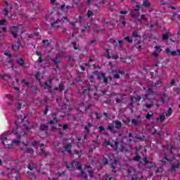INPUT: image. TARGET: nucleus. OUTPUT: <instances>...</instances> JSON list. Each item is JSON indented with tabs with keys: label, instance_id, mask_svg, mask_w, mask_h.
<instances>
[{
	"label": "nucleus",
	"instance_id": "obj_1",
	"mask_svg": "<svg viewBox=\"0 0 180 180\" xmlns=\"http://www.w3.org/2000/svg\"><path fill=\"white\" fill-rule=\"evenodd\" d=\"M26 117V115L23 114V115L17 117V121L15 124V128H13L12 132L8 136V137L4 136L1 138L2 143L4 146H5L6 148H15V147H18L19 144H20V139L26 134L25 131H20V129L19 128V124L22 123L25 118Z\"/></svg>",
	"mask_w": 180,
	"mask_h": 180
},
{
	"label": "nucleus",
	"instance_id": "obj_2",
	"mask_svg": "<svg viewBox=\"0 0 180 180\" xmlns=\"http://www.w3.org/2000/svg\"><path fill=\"white\" fill-rule=\"evenodd\" d=\"M160 82L154 84L153 82H149L147 84V86H143L144 91H146L144 99H148L152 102H155V101H157L158 96H160L162 103L168 102V101H169V96L168 95L165 94H158L157 91H153V88H154V86H157V85H160Z\"/></svg>",
	"mask_w": 180,
	"mask_h": 180
},
{
	"label": "nucleus",
	"instance_id": "obj_3",
	"mask_svg": "<svg viewBox=\"0 0 180 180\" xmlns=\"http://www.w3.org/2000/svg\"><path fill=\"white\" fill-rule=\"evenodd\" d=\"M40 148L41 152H39V154L43 155L44 157H46L47 155V153H46V150H44V144H41L37 141H34L31 143V146H29L27 144H22V147L20 148L21 151H23L27 155H30V157H33L34 154V150H33V148H35V150H37L38 148Z\"/></svg>",
	"mask_w": 180,
	"mask_h": 180
},
{
	"label": "nucleus",
	"instance_id": "obj_4",
	"mask_svg": "<svg viewBox=\"0 0 180 180\" xmlns=\"http://www.w3.org/2000/svg\"><path fill=\"white\" fill-rule=\"evenodd\" d=\"M105 146H110V147L114 148V150H115L117 153H120V151L122 153H124L127 150L123 145H120L117 142L114 141L105 142Z\"/></svg>",
	"mask_w": 180,
	"mask_h": 180
},
{
	"label": "nucleus",
	"instance_id": "obj_5",
	"mask_svg": "<svg viewBox=\"0 0 180 180\" xmlns=\"http://www.w3.org/2000/svg\"><path fill=\"white\" fill-rule=\"evenodd\" d=\"M11 33L13 34V37L16 39L18 36H20L23 31L22 30V27L20 26H13L11 27Z\"/></svg>",
	"mask_w": 180,
	"mask_h": 180
},
{
	"label": "nucleus",
	"instance_id": "obj_6",
	"mask_svg": "<svg viewBox=\"0 0 180 180\" xmlns=\"http://www.w3.org/2000/svg\"><path fill=\"white\" fill-rule=\"evenodd\" d=\"M66 167L68 169H81L82 168L81 164L77 161H73L70 165H67Z\"/></svg>",
	"mask_w": 180,
	"mask_h": 180
},
{
	"label": "nucleus",
	"instance_id": "obj_7",
	"mask_svg": "<svg viewBox=\"0 0 180 180\" xmlns=\"http://www.w3.org/2000/svg\"><path fill=\"white\" fill-rule=\"evenodd\" d=\"M3 79L5 81H8L10 86H13L15 91H18V94L20 92V89L16 86H15V83L11 84V76L9 75H6L3 77Z\"/></svg>",
	"mask_w": 180,
	"mask_h": 180
},
{
	"label": "nucleus",
	"instance_id": "obj_8",
	"mask_svg": "<svg viewBox=\"0 0 180 180\" xmlns=\"http://www.w3.org/2000/svg\"><path fill=\"white\" fill-rule=\"evenodd\" d=\"M129 137H131V139H129V143H130V141H134V143H139V141H143V137H137L136 135L131 134V133L129 134Z\"/></svg>",
	"mask_w": 180,
	"mask_h": 180
},
{
	"label": "nucleus",
	"instance_id": "obj_9",
	"mask_svg": "<svg viewBox=\"0 0 180 180\" xmlns=\"http://www.w3.org/2000/svg\"><path fill=\"white\" fill-rule=\"evenodd\" d=\"M20 47H22V44H20V39H18L16 44L12 46L11 49L13 51H19Z\"/></svg>",
	"mask_w": 180,
	"mask_h": 180
},
{
	"label": "nucleus",
	"instance_id": "obj_10",
	"mask_svg": "<svg viewBox=\"0 0 180 180\" xmlns=\"http://www.w3.org/2000/svg\"><path fill=\"white\" fill-rule=\"evenodd\" d=\"M63 23H64V20H63V19H58L55 22L51 23V25L52 27H60V26H62Z\"/></svg>",
	"mask_w": 180,
	"mask_h": 180
},
{
	"label": "nucleus",
	"instance_id": "obj_11",
	"mask_svg": "<svg viewBox=\"0 0 180 180\" xmlns=\"http://www.w3.org/2000/svg\"><path fill=\"white\" fill-rule=\"evenodd\" d=\"M57 122L58 121L57 120V119H56V117H53V120H51L49 122V124L51 127L53 131H56V130H57V127H56L57 124Z\"/></svg>",
	"mask_w": 180,
	"mask_h": 180
},
{
	"label": "nucleus",
	"instance_id": "obj_12",
	"mask_svg": "<svg viewBox=\"0 0 180 180\" xmlns=\"http://www.w3.org/2000/svg\"><path fill=\"white\" fill-rule=\"evenodd\" d=\"M79 112H82V110H86V109H89V108H91V105L86 106V105H85V103H82L79 105Z\"/></svg>",
	"mask_w": 180,
	"mask_h": 180
},
{
	"label": "nucleus",
	"instance_id": "obj_13",
	"mask_svg": "<svg viewBox=\"0 0 180 180\" xmlns=\"http://www.w3.org/2000/svg\"><path fill=\"white\" fill-rule=\"evenodd\" d=\"M22 86L24 87V89H27L29 86H32V83H29L28 82H26L25 80H22L21 82Z\"/></svg>",
	"mask_w": 180,
	"mask_h": 180
},
{
	"label": "nucleus",
	"instance_id": "obj_14",
	"mask_svg": "<svg viewBox=\"0 0 180 180\" xmlns=\"http://www.w3.org/2000/svg\"><path fill=\"white\" fill-rule=\"evenodd\" d=\"M174 160H175L174 157H173L172 159H170L169 158H167V156H164V158L161 160V162L165 164V162H171V161H174Z\"/></svg>",
	"mask_w": 180,
	"mask_h": 180
},
{
	"label": "nucleus",
	"instance_id": "obj_15",
	"mask_svg": "<svg viewBox=\"0 0 180 180\" xmlns=\"http://www.w3.org/2000/svg\"><path fill=\"white\" fill-rule=\"evenodd\" d=\"M111 72L112 74H114L113 77L117 79L120 78V75L119 74H123V72H117V70H112Z\"/></svg>",
	"mask_w": 180,
	"mask_h": 180
},
{
	"label": "nucleus",
	"instance_id": "obj_16",
	"mask_svg": "<svg viewBox=\"0 0 180 180\" xmlns=\"http://www.w3.org/2000/svg\"><path fill=\"white\" fill-rule=\"evenodd\" d=\"M121 61H122V63H127V64H131V63H133V59H131V57L129 58H121Z\"/></svg>",
	"mask_w": 180,
	"mask_h": 180
},
{
	"label": "nucleus",
	"instance_id": "obj_17",
	"mask_svg": "<svg viewBox=\"0 0 180 180\" xmlns=\"http://www.w3.org/2000/svg\"><path fill=\"white\" fill-rule=\"evenodd\" d=\"M140 122H141L140 119H139V120L133 119L131 120V124H133L134 127H136L139 126V124H140Z\"/></svg>",
	"mask_w": 180,
	"mask_h": 180
},
{
	"label": "nucleus",
	"instance_id": "obj_18",
	"mask_svg": "<svg viewBox=\"0 0 180 180\" xmlns=\"http://www.w3.org/2000/svg\"><path fill=\"white\" fill-rule=\"evenodd\" d=\"M167 54H168V56H176V51H172L169 50V48L166 49L165 50Z\"/></svg>",
	"mask_w": 180,
	"mask_h": 180
},
{
	"label": "nucleus",
	"instance_id": "obj_19",
	"mask_svg": "<svg viewBox=\"0 0 180 180\" xmlns=\"http://www.w3.org/2000/svg\"><path fill=\"white\" fill-rule=\"evenodd\" d=\"M130 99L131 102H140V101H141V96H137V97L131 96Z\"/></svg>",
	"mask_w": 180,
	"mask_h": 180
},
{
	"label": "nucleus",
	"instance_id": "obj_20",
	"mask_svg": "<svg viewBox=\"0 0 180 180\" xmlns=\"http://www.w3.org/2000/svg\"><path fill=\"white\" fill-rule=\"evenodd\" d=\"M2 13H3V15H4V16H8V18H12L11 14H10V15H8L9 11H8V9H6V8H4V9L3 10Z\"/></svg>",
	"mask_w": 180,
	"mask_h": 180
},
{
	"label": "nucleus",
	"instance_id": "obj_21",
	"mask_svg": "<svg viewBox=\"0 0 180 180\" xmlns=\"http://www.w3.org/2000/svg\"><path fill=\"white\" fill-rule=\"evenodd\" d=\"M143 161H144L146 165H148V164H150L149 168H151V167H154L155 165V163H153V162L149 163L148 159L147 158H145Z\"/></svg>",
	"mask_w": 180,
	"mask_h": 180
},
{
	"label": "nucleus",
	"instance_id": "obj_22",
	"mask_svg": "<svg viewBox=\"0 0 180 180\" xmlns=\"http://www.w3.org/2000/svg\"><path fill=\"white\" fill-rule=\"evenodd\" d=\"M60 54L56 55V58L53 59V62L56 63V64L60 63Z\"/></svg>",
	"mask_w": 180,
	"mask_h": 180
},
{
	"label": "nucleus",
	"instance_id": "obj_23",
	"mask_svg": "<svg viewBox=\"0 0 180 180\" xmlns=\"http://www.w3.org/2000/svg\"><path fill=\"white\" fill-rule=\"evenodd\" d=\"M115 129H121L122 128V122L119 120H115Z\"/></svg>",
	"mask_w": 180,
	"mask_h": 180
},
{
	"label": "nucleus",
	"instance_id": "obj_24",
	"mask_svg": "<svg viewBox=\"0 0 180 180\" xmlns=\"http://www.w3.org/2000/svg\"><path fill=\"white\" fill-rule=\"evenodd\" d=\"M60 9H61V11H64V12H68L67 10L71 9V6H67L65 7V5H62V6H60Z\"/></svg>",
	"mask_w": 180,
	"mask_h": 180
},
{
	"label": "nucleus",
	"instance_id": "obj_25",
	"mask_svg": "<svg viewBox=\"0 0 180 180\" xmlns=\"http://www.w3.org/2000/svg\"><path fill=\"white\" fill-rule=\"evenodd\" d=\"M117 165V161L116 160H114L113 163H111L110 165V166L111 167V168H112V171L113 172H116V170H115V167H116V165Z\"/></svg>",
	"mask_w": 180,
	"mask_h": 180
},
{
	"label": "nucleus",
	"instance_id": "obj_26",
	"mask_svg": "<svg viewBox=\"0 0 180 180\" xmlns=\"http://www.w3.org/2000/svg\"><path fill=\"white\" fill-rule=\"evenodd\" d=\"M127 96H126V95H122V96H120V99H119V98H117V99H116V103H120L122 101H123L124 99H126Z\"/></svg>",
	"mask_w": 180,
	"mask_h": 180
},
{
	"label": "nucleus",
	"instance_id": "obj_27",
	"mask_svg": "<svg viewBox=\"0 0 180 180\" xmlns=\"http://www.w3.org/2000/svg\"><path fill=\"white\" fill-rule=\"evenodd\" d=\"M64 147L65 151H68V153L71 155V150H70V148H71V144H68Z\"/></svg>",
	"mask_w": 180,
	"mask_h": 180
},
{
	"label": "nucleus",
	"instance_id": "obj_28",
	"mask_svg": "<svg viewBox=\"0 0 180 180\" xmlns=\"http://www.w3.org/2000/svg\"><path fill=\"white\" fill-rule=\"evenodd\" d=\"M172 108H169L167 112L165 113V116L166 117H169V116H171V115H172Z\"/></svg>",
	"mask_w": 180,
	"mask_h": 180
},
{
	"label": "nucleus",
	"instance_id": "obj_29",
	"mask_svg": "<svg viewBox=\"0 0 180 180\" xmlns=\"http://www.w3.org/2000/svg\"><path fill=\"white\" fill-rule=\"evenodd\" d=\"M17 63L20 65L21 67H23L25 65V61L22 58H18L17 59Z\"/></svg>",
	"mask_w": 180,
	"mask_h": 180
},
{
	"label": "nucleus",
	"instance_id": "obj_30",
	"mask_svg": "<svg viewBox=\"0 0 180 180\" xmlns=\"http://www.w3.org/2000/svg\"><path fill=\"white\" fill-rule=\"evenodd\" d=\"M80 178H84V179H86L88 178V176L86 175V173L84 172V171L81 170V174L79 175Z\"/></svg>",
	"mask_w": 180,
	"mask_h": 180
},
{
	"label": "nucleus",
	"instance_id": "obj_31",
	"mask_svg": "<svg viewBox=\"0 0 180 180\" xmlns=\"http://www.w3.org/2000/svg\"><path fill=\"white\" fill-rule=\"evenodd\" d=\"M40 129L41 130H44V131L48 130L49 129V126L45 124H42L40 125Z\"/></svg>",
	"mask_w": 180,
	"mask_h": 180
},
{
	"label": "nucleus",
	"instance_id": "obj_32",
	"mask_svg": "<svg viewBox=\"0 0 180 180\" xmlns=\"http://www.w3.org/2000/svg\"><path fill=\"white\" fill-rule=\"evenodd\" d=\"M101 77L103 79L104 84H107L108 83V77H106L105 73H101Z\"/></svg>",
	"mask_w": 180,
	"mask_h": 180
},
{
	"label": "nucleus",
	"instance_id": "obj_33",
	"mask_svg": "<svg viewBox=\"0 0 180 180\" xmlns=\"http://www.w3.org/2000/svg\"><path fill=\"white\" fill-rule=\"evenodd\" d=\"M125 41H127V43H133V39L130 37H126L124 38Z\"/></svg>",
	"mask_w": 180,
	"mask_h": 180
},
{
	"label": "nucleus",
	"instance_id": "obj_34",
	"mask_svg": "<svg viewBox=\"0 0 180 180\" xmlns=\"http://www.w3.org/2000/svg\"><path fill=\"white\" fill-rule=\"evenodd\" d=\"M86 15H87V18H92V16H94V13L92 12V11L88 10Z\"/></svg>",
	"mask_w": 180,
	"mask_h": 180
},
{
	"label": "nucleus",
	"instance_id": "obj_35",
	"mask_svg": "<svg viewBox=\"0 0 180 180\" xmlns=\"http://www.w3.org/2000/svg\"><path fill=\"white\" fill-rule=\"evenodd\" d=\"M92 127L91 123H89L86 126L84 127L85 130L87 131V133L89 131V127Z\"/></svg>",
	"mask_w": 180,
	"mask_h": 180
},
{
	"label": "nucleus",
	"instance_id": "obj_36",
	"mask_svg": "<svg viewBox=\"0 0 180 180\" xmlns=\"http://www.w3.org/2000/svg\"><path fill=\"white\" fill-rule=\"evenodd\" d=\"M42 43L44 44V47H47V46H49V44H50V42L49 41L48 39L43 40Z\"/></svg>",
	"mask_w": 180,
	"mask_h": 180
},
{
	"label": "nucleus",
	"instance_id": "obj_37",
	"mask_svg": "<svg viewBox=\"0 0 180 180\" xmlns=\"http://www.w3.org/2000/svg\"><path fill=\"white\" fill-rule=\"evenodd\" d=\"M44 88L46 89H51V86H50V84H49V82H46L44 84Z\"/></svg>",
	"mask_w": 180,
	"mask_h": 180
},
{
	"label": "nucleus",
	"instance_id": "obj_38",
	"mask_svg": "<svg viewBox=\"0 0 180 180\" xmlns=\"http://www.w3.org/2000/svg\"><path fill=\"white\" fill-rule=\"evenodd\" d=\"M158 120H160L161 122H163V120H165V114L161 115L160 118H158Z\"/></svg>",
	"mask_w": 180,
	"mask_h": 180
},
{
	"label": "nucleus",
	"instance_id": "obj_39",
	"mask_svg": "<svg viewBox=\"0 0 180 180\" xmlns=\"http://www.w3.org/2000/svg\"><path fill=\"white\" fill-rule=\"evenodd\" d=\"M114 129H115V125H113V124H110L108 125V130L112 131V130H113Z\"/></svg>",
	"mask_w": 180,
	"mask_h": 180
},
{
	"label": "nucleus",
	"instance_id": "obj_40",
	"mask_svg": "<svg viewBox=\"0 0 180 180\" xmlns=\"http://www.w3.org/2000/svg\"><path fill=\"white\" fill-rule=\"evenodd\" d=\"M5 96L9 99V101H13V96L11 94H6Z\"/></svg>",
	"mask_w": 180,
	"mask_h": 180
},
{
	"label": "nucleus",
	"instance_id": "obj_41",
	"mask_svg": "<svg viewBox=\"0 0 180 180\" xmlns=\"http://www.w3.org/2000/svg\"><path fill=\"white\" fill-rule=\"evenodd\" d=\"M169 37V35L168 34H165L162 36V39L163 40H168Z\"/></svg>",
	"mask_w": 180,
	"mask_h": 180
},
{
	"label": "nucleus",
	"instance_id": "obj_42",
	"mask_svg": "<svg viewBox=\"0 0 180 180\" xmlns=\"http://www.w3.org/2000/svg\"><path fill=\"white\" fill-rule=\"evenodd\" d=\"M152 117H153V115L148 113V115H146V119H147L148 120H150V119H151Z\"/></svg>",
	"mask_w": 180,
	"mask_h": 180
},
{
	"label": "nucleus",
	"instance_id": "obj_43",
	"mask_svg": "<svg viewBox=\"0 0 180 180\" xmlns=\"http://www.w3.org/2000/svg\"><path fill=\"white\" fill-rule=\"evenodd\" d=\"M136 157L134 158V161H139L140 160V156L136 153Z\"/></svg>",
	"mask_w": 180,
	"mask_h": 180
},
{
	"label": "nucleus",
	"instance_id": "obj_44",
	"mask_svg": "<svg viewBox=\"0 0 180 180\" xmlns=\"http://www.w3.org/2000/svg\"><path fill=\"white\" fill-rule=\"evenodd\" d=\"M143 6H149L150 3L148 1H144L143 3Z\"/></svg>",
	"mask_w": 180,
	"mask_h": 180
},
{
	"label": "nucleus",
	"instance_id": "obj_45",
	"mask_svg": "<svg viewBox=\"0 0 180 180\" xmlns=\"http://www.w3.org/2000/svg\"><path fill=\"white\" fill-rule=\"evenodd\" d=\"M120 13L121 15H127V13H129V11H121L120 12Z\"/></svg>",
	"mask_w": 180,
	"mask_h": 180
},
{
	"label": "nucleus",
	"instance_id": "obj_46",
	"mask_svg": "<svg viewBox=\"0 0 180 180\" xmlns=\"http://www.w3.org/2000/svg\"><path fill=\"white\" fill-rule=\"evenodd\" d=\"M108 158L112 161V160H115V155H113V154H110Z\"/></svg>",
	"mask_w": 180,
	"mask_h": 180
},
{
	"label": "nucleus",
	"instance_id": "obj_47",
	"mask_svg": "<svg viewBox=\"0 0 180 180\" xmlns=\"http://www.w3.org/2000/svg\"><path fill=\"white\" fill-rule=\"evenodd\" d=\"M102 161H103V164H108V160L106 158H103Z\"/></svg>",
	"mask_w": 180,
	"mask_h": 180
},
{
	"label": "nucleus",
	"instance_id": "obj_48",
	"mask_svg": "<svg viewBox=\"0 0 180 180\" xmlns=\"http://www.w3.org/2000/svg\"><path fill=\"white\" fill-rule=\"evenodd\" d=\"M28 169H30V171H32L33 169V163L30 164L27 167Z\"/></svg>",
	"mask_w": 180,
	"mask_h": 180
},
{
	"label": "nucleus",
	"instance_id": "obj_49",
	"mask_svg": "<svg viewBox=\"0 0 180 180\" xmlns=\"http://www.w3.org/2000/svg\"><path fill=\"white\" fill-rule=\"evenodd\" d=\"M89 174L90 178H92L94 176V171L89 170Z\"/></svg>",
	"mask_w": 180,
	"mask_h": 180
},
{
	"label": "nucleus",
	"instance_id": "obj_50",
	"mask_svg": "<svg viewBox=\"0 0 180 180\" xmlns=\"http://www.w3.org/2000/svg\"><path fill=\"white\" fill-rule=\"evenodd\" d=\"M134 11L139 12V11H140V6H136V7L134 8Z\"/></svg>",
	"mask_w": 180,
	"mask_h": 180
},
{
	"label": "nucleus",
	"instance_id": "obj_51",
	"mask_svg": "<svg viewBox=\"0 0 180 180\" xmlns=\"http://www.w3.org/2000/svg\"><path fill=\"white\" fill-rule=\"evenodd\" d=\"M146 108H148V109H150V108H153V104H146Z\"/></svg>",
	"mask_w": 180,
	"mask_h": 180
},
{
	"label": "nucleus",
	"instance_id": "obj_52",
	"mask_svg": "<svg viewBox=\"0 0 180 180\" xmlns=\"http://www.w3.org/2000/svg\"><path fill=\"white\" fill-rule=\"evenodd\" d=\"M39 77H40V74L39 72H37L35 75V78H36V79H38L39 81H40V78H39Z\"/></svg>",
	"mask_w": 180,
	"mask_h": 180
},
{
	"label": "nucleus",
	"instance_id": "obj_53",
	"mask_svg": "<svg viewBox=\"0 0 180 180\" xmlns=\"http://www.w3.org/2000/svg\"><path fill=\"white\" fill-rule=\"evenodd\" d=\"M110 179H112V178L109 177V176L108 175H105L103 179V180H110Z\"/></svg>",
	"mask_w": 180,
	"mask_h": 180
},
{
	"label": "nucleus",
	"instance_id": "obj_54",
	"mask_svg": "<svg viewBox=\"0 0 180 180\" xmlns=\"http://www.w3.org/2000/svg\"><path fill=\"white\" fill-rule=\"evenodd\" d=\"M132 37H139V34H137V32H134L132 33Z\"/></svg>",
	"mask_w": 180,
	"mask_h": 180
},
{
	"label": "nucleus",
	"instance_id": "obj_55",
	"mask_svg": "<svg viewBox=\"0 0 180 180\" xmlns=\"http://www.w3.org/2000/svg\"><path fill=\"white\" fill-rule=\"evenodd\" d=\"M92 2H95V0H87L88 5H92Z\"/></svg>",
	"mask_w": 180,
	"mask_h": 180
},
{
	"label": "nucleus",
	"instance_id": "obj_56",
	"mask_svg": "<svg viewBox=\"0 0 180 180\" xmlns=\"http://www.w3.org/2000/svg\"><path fill=\"white\" fill-rule=\"evenodd\" d=\"M90 89H85L84 91H83V94H89V92H90Z\"/></svg>",
	"mask_w": 180,
	"mask_h": 180
},
{
	"label": "nucleus",
	"instance_id": "obj_57",
	"mask_svg": "<svg viewBox=\"0 0 180 180\" xmlns=\"http://www.w3.org/2000/svg\"><path fill=\"white\" fill-rule=\"evenodd\" d=\"M153 56H154L155 58H157L158 57V53H157L156 52H153L152 53Z\"/></svg>",
	"mask_w": 180,
	"mask_h": 180
},
{
	"label": "nucleus",
	"instance_id": "obj_58",
	"mask_svg": "<svg viewBox=\"0 0 180 180\" xmlns=\"http://www.w3.org/2000/svg\"><path fill=\"white\" fill-rule=\"evenodd\" d=\"M155 49H156V50H158V51H159V53L162 51L161 48H160V46H156L155 47Z\"/></svg>",
	"mask_w": 180,
	"mask_h": 180
},
{
	"label": "nucleus",
	"instance_id": "obj_59",
	"mask_svg": "<svg viewBox=\"0 0 180 180\" xmlns=\"http://www.w3.org/2000/svg\"><path fill=\"white\" fill-rule=\"evenodd\" d=\"M139 15H140V14L139 13L136 14H132V17H134V18H139Z\"/></svg>",
	"mask_w": 180,
	"mask_h": 180
},
{
	"label": "nucleus",
	"instance_id": "obj_60",
	"mask_svg": "<svg viewBox=\"0 0 180 180\" xmlns=\"http://www.w3.org/2000/svg\"><path fill=\"white\" fill-rule=\"evenodd\" d=\"M6 22V20H0V25H5Z\"/></svg>",
	"mask_w": 180,
	"mask_h": 180
},
{
	"label": "nucleus",
	"instance_id": "obj_61",
	"mask_svg": "<svg viewBox=\"0 0 180 180\" xmlns=\"http://www.w3.org/2000/svg\"><path fill=\"white\" fill-rule=\"evenodd\" d=\"M63 130H67V129H68V125L64 124V125L63 126Z\"/></svg>",
	"mask_w": 180,
	"mask_h": 180
},
{
	"label": "nucleus",
	"instance_id": "obj_62",
	"mask_svg": "<svg viewBox=\"0 0 180 180\" xmlns=\"http://www.w3.org/2000/svg\"><path fill=\"white\" fill-rule=\"evenodd\" d=\"M169 150H170V153H174V151H175V148H174V147H171L170 148H169Z\"/></svg>",
	"mask_w": 180,
	"mask_h": 180
},
{
	"label": "nucleus",
	"instance_id": "obj_63",
	"mask_svg": "<svg viewBox=\"0 0 180 180\" xmlns=\"http://www.w3.org/2000/svg\"><path fill=\"white\" fill-rule=\"evenodd\" d=\"M105 130V128H103V127H99V131L102 132Z\"/></svg>",
	"mask_w": 180,
	"mask_h": 180
},
{
	"label": "nucleus",
	"instance_id": "obj_64",
	"mask_svg": "<svg viewBox=\"0 0 180 180\" xmlns=\"http://www.w3.org/2000/svg\"><path fill=\"white\" fill-rule=\"evenodd\" d=\"M30 179H36V176H34V174H32V176H29Z\"/></svg>",
	"mask_w": 180,
	"mask_h": 180
}]
</instances>
